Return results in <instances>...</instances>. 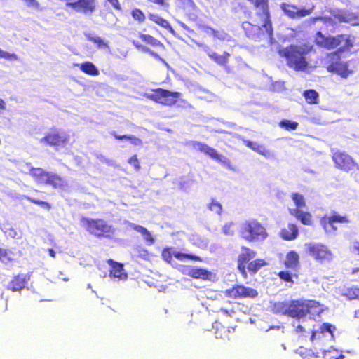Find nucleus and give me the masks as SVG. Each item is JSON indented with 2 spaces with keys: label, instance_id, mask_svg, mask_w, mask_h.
<instances>
[{
  "label": "nucleus",
  "instance_id": "f257e3e1",
  "mask_svg": "<svg viewBox=\"0 0 359 359\" xmlns=\"http://www.w3.org/2000/svg\"><path fill=\"white\" fill-rule=\"evenodd\" d=\"M272 311L276 314H282L300 320L308 313L313 316L319 315L323 311V309L316 301L299 299L274 302Z\"/></svg>",
  "mask_w": 359,
  "mask_h": 359
},
{
  "label": "nucleus",
  "instance_id": "f03ea898",
  "mask_svg": "<svg viewBox=\"0 0 359 359\" xmlns=\"http://www.w3.org/2000/svg\"><path fill=\"white\" fill-rule=\"evenodd\" d=\"M312 49V46L302 45H290L280 49L279 54L285 57L289 67L297 72H304L309 67L307 55Z\"/></svg>",
  "mask_w": 359,
  "mask_h": 359
},
{
  "label": "nucleus",
  "instance_id": "7ed1b4c3",
  "mask_svg": "<svg viewBox=\"0 0 359 359\" xmlns=\"http://www.w3.org/2000/svg\"><path fill=\"white\" fill-rule=\"evenodd\" d=\"M241 238L250 242H260L268 237V233L264 226L255 219L243 222L239 228Z\"/></svg>",
  "mask_w": 359,
  "mask_h": 359
},
{
  "label": "nucleus",
  "instance_id": "20e7f679",
  "mask_svg": "<svg viewBox=\"0 0 359 359\" xmlns=\"http://www.w3.org/2000/svg\"><path fill=\"white\" fill-rule=\"evenodd\" d=\"M315 41L318 46L328 50L339 47V52L349 50L353 46V42L350 36L346 34L337 35L336 36H325L321 32H318Z\"/></svg>",
  "mask_w": 359,
  "mask_h": 359
},
{
  "label": "nucleus",
  "instance_id": "39448f33",
  "mask_svg": "<svg viewBox=\"0 0 359 359\" xmlns=\"http://www.w3.org/2000/svg\"><path fill=\"white\" fill-rule=\"evenodd\" d=\"M25 165L29 170V174L38 183L49 184L54 188H60L64 186L65 181L58 175L46 172L41 168H33L30 163H26Z\"/></svg>",
  "mask_w": 359,
  "mask_h": 359
},
{
  "label": "nucleus",
  "instance_id": "423d86ee",
  "mask_svg": "<svg viewBox=\"0 0 359 359\" xmlns=\"http://www.w3.org/2000/svg\"><path fill=\"white\" fill-rule=\"evenodd\" d=\"M81 222L90 233L97 237L110 238L115 233V229L103 219L83 217Z\"/></svg>",
  "mask_w": 359,
  "mask_h": 359
},
{
  "label": "nucleus",
  "instance_id": "0eeeda50",
  "mask_svg": "<svg viewBox=\"0 0 359 359\" xmlns=\"http://www.w3.org/2000/svg\"><path fill=\"white\" fill-rule=\"evenodd\" d=\"M291 198L295 205V208H289L290 214L295 217L303 224L309 225L311 222V215L304 210L306 208L304 196L299 193L294 192L291 194Z\"/></svg>",
  "mask_w": 359,
  "mask_h": 359
},
{
  "label": "nucleus",
  "instance_id": "6e6552de",
  "mask_svg": "<svg viewBox=\"0 0 359 359\" xmlns=\"http://www.w3.org/2000/svg\"><path fill=\"white\" fill-rule=\"evenodd\" d=\"M308 254L316 261L320 263L330 262L333 259V254L327 246L321 243L311 242L305 244Z\"/></svg>",
  "mask_w": 359,
  "mask_h": 359
},
{
  "label": "nucleus",
  "instance_id": "1a4fd4ad",
  "mask_svg": "<svg viewBox=\"0 0 359 359\" xmlns=\"http://www.w3.org/2000/svg\"><path fill=\"white\" fill-rule=\"evenodd\" d=\"M256 9V15L262 22V26L266 30V33L269 39L273 37V27L271 21V16L269 10L268 0H259L255 5Z\"/></svg>",
  "mask_w": 359,
  "mask_h": 359
},
{
  "label": "nucleus",
  "instance_id": "9d476101",
  "mask_svg": "<svg viewBox=\"0 0 359 359\" xmlns=\"http://www.w3.org/2000/svg\"><path fill=\"white\" fill-rule=\"evenodd\" d=\"M180 95L181 93L179 92H172L163 88H157L153 93L149 94L148 97L158 103L172 106L177 102Z\"/></svg>",
  "mask_w": 359,
  "mask_h": 359
},
{
  "label": "nucleus",
  "instance_id": "9b49d317",
  "mask_svg": "<svg viewBox=\"0 0 359 359\" xmlns=\"http://www.w3.org/2000/svg\"><path fill=\"white\" fill-rule=\"evenodd\" d=\"M68 141V135L65 132L59 130H51L44 137L40 140V142H46L50 146H64Z\"/></svg>",
  "mask_w": 359,
  "mask_h": 359
},
{
  "label": "nucleus",
  "instance_id": "f8f14e48",
  "mask_svg": "<svg viewBox=\"0 0 359 359\" xmlns=\"http://www.w3.org/2000/svg\"><path fill=\"white\" fill-rule=\"evenodd\" d=\"M332 16L338 22L349 23L351 25H359V15L348 10L332 9Z\"/></svg>",
  "mask_w": 359,
  "mask_h": 359
},
{
  "label": "nucleus",
  "instance_id": "ddd939ff",
  "mask_svg": "<svg viewBox=\"0 0 359 359\" xmlns=\"http://www.w3.org/2000/svg\"><path fill=\"white\" fill-rule=\"evenodd\" d=\"M192 146L195 149L200 151L201 152L205 154L211 158L216 160L220 163L224 165H227L229 163V161L226 157L219 154L216 149L210 147L205 143L194 142Z\"/></svg>",
  "mask_w": 359,
  "mask_h": 359
},
{
  "label": "nucleus",
  "instance_id": "4468645a",
  "mask_svg": "<svg viewBox=\"0 0 359 359\" xmlns=\"http://www.w3.org/2000/svg\"><path fill=\"white\" fill-rule=\"evenodd\" d=\"M242 27L247 37L255 41H259L265 37H269L262 25H255L249 22H244L242 24Z\"/></svg>",
  "mask_w": 359,
  "mask_h": 359
},
{
  "label": "nucleus",
  "instance_id": "2eb2a0df",
  "mask_svg": "<svg viewBox=\"0 0 359 359\" xmlns=\"http://www.w3.org/2000/svg\"><path fill=\"white\" fill-rule=\"evenodd\" d=\"M334 330H335V327L330 323H323L321 325L319 330H309V332L311 331L312 332L311 341L312 342L320 341L323 338H325L327 340H332L334 337Z\"/></svg>",
  "mask_w": 359,
  "mask_h": 359
},
{
  "label": "nucleus",
  "instance_id": "dca6fc26",
  "mask_svg": "<svg viewBox=\"0 0 359 359\" xmlns=\"http://www.w3.org/2000/svg\"><path fill=\"white\" fill-rule=\"evenodd\" d=\"M280 7L286 15H287L290 18L294 19L303 18L304 16L310 15L314 10L315 6L313 5L309 9H298L297 7L295 6L289 5L283 3L281 4Z\"/></svg>",
  "mask_w": 359,
  "mask_h": 359
},
{
  "label": "nucleus",
  "instance_id": "f3484780",
  "mask_svg": "<svg viewBox=\"0 0 359 359\" xmlns=\"http://www.w3.org/2000/svg\"><path fill=\"white\" fill-rule=\"evenodd\" d=\"M332 158L336 165L344 170H351L354 165L352 158L346 153L335 152Z\"/></svg>",
  "mask_w": 359,
  "mask_h": 359
},
{
  "label": "nucleus",
  "instance_id": "a211bd4d",
  "mask_svg": "<svg viewBox=\"0 0 359 359\" xmlns=\"http://www.w3.org/2000/svg\"><path fill=\"white\" fill-rule=\"evenodd\" d=\"M255 256L256 252L254 250H250L246 247L242 248L241 253L239 255L238 259V269L243 275H246L245 264L252 259L255 258Z\"/></svg>",
  "mask_w": 359,
  "mask_h": 359
},
{
  "label": "nucleus",
  "instance_id": "6ab92c4d",
  "mask_svg": "<svg viewBox=\"0 0 359 359\" xmlns=\"http://www.w3.org/2000/svg\"><path fill=\"white\" fill-rule=\"evenodd\" d=\"M327 69L329 72L336 73L342 78H347L353 72L348 69V63L342 61L330 64L327 66Z\"/></svg>",
  "mask_w": 359,
  "mask_h": 359
},
{
  "label": "nucleus",
  "instance_id": "aec40b11",
  "mask_svg": "<svg viewBox=\"0 0 359 359\" xmlns=\"http://www.w3.org/2000/svg\"><path fill=\"white\" fill-rule=\"evenodd\" d=\"M29 279V277L26 275H18L8 283L7 289L13 292L20 291L27 284Z\"/></svg>",
  "mask_w": 359,
  "mask_h": 359
},
{
  "label": "nucleus",
  "instance_id": "412c9836",
  "mask_svg": "<svg viewBox=\"0 0 359 359\" xmlns=\"http://www.w3.org/2000/svg\"><path fill=\"white\" fill-rule=\"evenodd\" d=\"M109 263L111 266L110 276L118 280H126L128 277L127 273L124 272L123 266L121 264L115 262L112 259L109 260Z\"/></svg>",
  "mask_w": 359,
  "mask_h": 359
},
{
  "label": "nucleus",
  "instance_id": "4be33fe9",
  "mask_svg": "<svg viewBox=\"0 0 359 359\" xmlns=\"http://www.w3.org/2000/svg\"><path fill=\"white\" fill-rule=\"evenodd\" d=\"M299 234V229L295 224H289L286 227L281 229L280 237L285 241L294 240Z\"/></svg>",
  "mask_w": 359,
  "mask_h": 359
},
{
  "label": "nucleus",
  "instance_id": "5701e85b",
  "mask_svg": "<svg viewBox=\"0 0 359 359\" xmlns=\"http://www.w3.org/2000/svg\"><path fill=\"white\" fill-rule=\"evenodd\" d=\"M128 224L130 227L133 228L134 230L141 233L147 245H151L154 243L155 239L152 236L151 232L147 229L142 226L132 223L130 222H128Z\"/></svg>",
  "mask_w": 359,
  "mask_h": 359
},
{
  "label": "nucleus",
  "instance_id": "b1692460",
  "mask_svg": "<svg viewBox=\"0 0 359 359\" xmlns=\"http://www.w3.org/2000/svg\"><path fill=\"white\" fill-rule=\"evenodd\" d=\"M185 273L194 278H201L203 280H209L211 273L205 269L188 267L185 269Z\"/></svg>",
  "mask_w": 359,
  "mask_h": 359
},
{
  "label": "nucleus",
  "instance_id": "393cba45",
  "mask_svg": "<svg viewBox=\"0 0 359 359\" xmlns=\"http://www.w3.org/2000/svg\"><path fill=\"white\" fill-rule=\"evenodd\" d=\"M299 257L295 251H290L286 255L285 264L287 268L295 269L299 265Z\"/></svg>",
  "mask_w": 359,
  "mask_h": 359
},
{
  "label": "nucleus",
  "instance_id": "a878e982",
  "mask_svg": "<svg viewBox=\"0 0 359 359\" xmlns=\"http://www.w3.org/2000/svg\"><path fill=\"white\" fill-rule=\"evenodd\" d=\"M76 66H79L80 69L90 76H97L100 74L98 69L96 66L90 62H85L81 64H76Z\"/></svg>",
  "mask_w": 359,
  "mask_h": 359
},
{
  "label": "nucleus",
  "instance_id": "bb28decb",
  "mask_svg": "<svg viewBox=\"0 0 359 359\" xmlns=\"http://www.w3.org/2000/svg\"><path fill=\"white\" fill-rule=\"evenodd\" d=\"M240 298H255L258 295L256 290L238 285Z\"/></svg>",
  "mask_w": 359,
  "mask_h": 359
},
{
  "label": "nucleus",
  "instance_id": "cd10ccee",
  "mask_svg": "<svg viewBox=\"0 0 359 359\" xmlns=\"http://www.w3.org/2000/svg\"><path fill=\"white\" fill-rule=\"evenodd\" d=\"M85 36L88 40L93 42L97 46V48L100 49H109V46L108 43L104 41L100 36H95L90 33H85Z\"/></svg>",
  "mask_w": 359,
  "mask_h": 359
},
{
  "label": "nucleus",
  "instance_id": "c85d7f7f",
  "mask_svg": "<svg viewBox=\"0 0 359 359\" xmlns=\"http://www.w3.org/2000/svg\"><path fill=\"white\" fill-rule=\"evenodd\" d=\"M208 56L217 64L220 65H225L228 62V58L230 56V54L227 52H224L222 55H218L215 52H210L208 53Z\"/></svg>",
  "mask_w": 359,
  "mask_h": 359
},
{
  "label": "nucleus",
  "instance_id": "c756f323",
  "mask_svg": "<svg viewBox=\"0 0 359 359\" xmlns=\"http://www.w3.org/2000/svg\"><path fill=\"white\" fill-rule=\"evenodd\" d=\"M245 145L248 147L252 149V150L257 151V153H259V154H261L265 157H269L270 155L269 151L266 149L263 146L257 144L255 142H252V141H249V140L245 141Z\"/></svg>",
  "mask_w": 359,
  "mask_h": 359
},
{
  "label": "nucleus",
  "instance_id": "7c9ffc66",
  "mask_svg": "<svg viewBox=\"0 0 359 359\" xmlns=\"http://www.w3.org/2000/svg\"><path fill=\"white\" fill-rule=\"evenodd\" d=\"M133 43L135 46V48H137L138 50H140L142 52H144V53H148L149 54H150L151 56H153L156 59L161 61L165 65H167V66L168 65V63L163 58H161L157 53H156L155 52L151 50L148 47L140 44L138 41H133Z\"/></svg>",
  "mask_w": 359,
  "mask_h": 359
},
{
  "label": "nucleus",
  "instance_id": "2f4dec72",
  "mask_svg": "<svg viewBox=\"0 0 359 359\" xmlns=\"http://www.w3.org/2000/svg\"><path fill=\"white\" fill-rule=\"evenodd\" d=\"M266 264V262L262 259H257L248 264V269L252 273H257L262 266Z\"/></svg>",
  "mask_w": 359,
  "mask_h": 359
},
{
  "label": "nucleus",
  "instance_id": "473e14b6",
  "mask_svg": "<svg viewBox=\"0 0 359 359\" xmlns=\"http://www.w3.org/2000/svg\"><path fill=\"white\" fill-rule=\"evenodd\" d=\"M325 232L327 233H334L337 228L334 226V222L330 221V217L323 218L320 221Z\"/></svg>",
  "mask_w": 359,
  "mask_h": 359
},
{
  "label": "nucleus",
  "instance_id": "72a5a7b5",
  "mask_svg": "<svg viewBox=\"0 0 359 359\" xmlns=\"http://www.w3.org/2000/svg\"><path fill=\"white\" fill-rule=\"evenodd\" d=\"M304 96L309 104H315L318 98V93L314 90H307L304 92Z\"/></svg>",
  "mask_w": 359,
  "mask_h": 359
},
{
  "label": "nucleus",
  "instance_id": "f704fd0d",
  "mask_svg": "<svg viewBox=\"0 0 359 359\" xmlns=\"http://www.w3.org/2000/svg\"><path fill=\"white\" fill-rule=\"evenodd\" d=\"M114 137L119 140H128L130 141V143L133 145H140L142 144V140L137 137H135L133 135H118L116 134L115 132L112 133Z\"/></svg>",
  "mask_w": 359,
  "mask_h": 359
},
{
  "label": "nucleus",
  "instance_id": "c9c22d12",
  "mask_svg": "<svg viewBox=\"0 0 359 359\" xmlns=\"http://www.w3.org/2000/svg\"><path fill=\"white\" fill-rule=\"evenodd\" d=\"M151 20L155 22L156 24L161 25V27L170 29L171 32H173L172 27L170 26L168 21L162 18L161 17L156 15H151L150 17Z\"/></svg>",
  "mask_w": 359,
  "mask_h": 359
},
{
  "label": "nucleus",
  "instance_id": "e433bc0d",
  "mask_svg": "<svg viewBox=\"0 0 359 359\" xmlns=\"http://www.w3.org/2000/svg\"><path fill=\"white\" fill-rule=\"evenodd\" d=\"M140 37L143 41L153 46H163L161 42H160L158 40L154 38L151 35L141 34Z\"/></svg>",
  "mask_w": 359,
  "mask_h": 359
},
{
  "label": "nucleus",
  "instance_id": "4c0bfd02",
  "mask_svg": "<svg viewBox=\"0 0 359 359\" xmlns=\"http://www.w3.org/2000/svg\"><path fill=\"white\" fill-rule=\"evenodd\" d=\"M208 208L216 214L221 215L222 205L216 200L212 199V201L208 205Z\"/></svg>",
  "mask_w": 359,
  "mask_h": 359
},
{
  "label": "nucleus",
  "instance_id": "58836bf2",
  "mask_svg": "<svg viewBox=\"0 0 359 359\" xmlns=\"http://www.w3.org/2000/svg\"><path fill=\"white\" fill-rule=\"evenodd\" d=\"M280 126L287 130H294L297 129L298 123L295 121L285 119L280 122Z\"/></svg>",
  "mask_w": 359,
  "mask_h": 359
},
{
  "label": "nucleus",
  "instance_id": "ea45409f",
  "mask_svg": "<svg viewBox=\"0 0 359 359\" xmlns=\"http://www.w3.org/2000/svg\"><path fill=\"white\" fill-rule=\"evenodd\" d=\"M296 353L299 354L300 356H302L304 358L314 356V357H319L318 353L316 354L311 350H307L303 347H299L298 349L296 350Z\"/></svg>",
  "mask_w": 359,
  "mask_h": 359
},
{
  "label": "nucleus",
  "instance_id": "a19ab883",
  "mask_svg": "<svg viewBox=\"0 0 359 359\" xmlns=\"http://www.w3.org/2000/svg\"><path fill=\"white\" fill-rule=\"evenodd\" d=\"M224 294L226 297H229V298H233V299L240 298L238 285H236L233 286V287L224 291Z\"/></svg>",
  "mask_w": 359,
  "mask_h": 359
},
{
  "label": "nucleus",
  "instance_id": "79ce46f5",
  "mask_svg": "<svg viewBox=\"0 0 359 359\" xmlns=\"http://www.w3.org/2000/svg\"><path fill=\"white\" fill-rule=\"evenodd\" d=\"M234 223L231 222L226 223L223 228H222V232L228 236H232L234 235L235 230L233 229Z\"/></svg>",
  "mask_w": 359,
  "mask_h": 359
},
{
  "label": "nucleus",
  "instance_id": "37998d69",
  "mask_svg": "<svg viewBox=\"0 0 359 359\" xmlns=\"http://www.w3.org/2000/svg\"><path fill=\"white\" fill-rule=\"evenodd\" d=\"M330 217V221L334 223H349L350 220L346 216H341L334 212Z\"/></svg>",
  "mask_w": 359,
  "mask_h": 359
},
{
  "label": "nucleus",
  "instance_id": "c03bdc74",
  "mask_svg": "<svg viewBox=\"0 0 359 359\" xmlns=\"http://www.w3.org/2000/svg\"><path fill=\"white\" fill-rule=\"evenodd\" d=\"M0 57L7 60L8 61H16L18 60V57L14 53H10L8 52L4 51L0 48Z\"/></svg>",
  "mask_w": 359,
  "mask_h": 359
},
{
  "label": "nucleus",
  "instance_id": "a18cd8bd",
  "mask_svg": "<svg viewBox=\"0 0 359 359\" xmlns=\"http://www.w3.org/2000/svg\"><path fill=\"white\" fill-rule=\"evenodd\" d=\"M213 36L222 41H229L231 39V37L223 31L213 29Z\"/></svg>",
  "mask_w": 359,
  "mask_h": 359
},
{
  "label": "nucleus",
  "instance_id": "49530a36",
  "mask_svg": "<svg viewBox=\"0 0 359 359\" xmlns=\"http://www.w3.org/2000/svg\"><path fill=\"white\" fill-rule=\"evenodd\" d=\"M24 197L28 200L29 201L36 204V205H40L44 208H46L48 210H50V205L48 203V202H46V201H40V200H36L34 198H32L31 197H29V196H24Z\"/></svg>",
  "mask_w": 359,
  "mask_h": 359
},
{
  "label": "nucleus",
  "instance_id": "de8ad7c7",
  "mask_svg": "<svg viewBox=\"0 0 359 359\" xmlns=\"http://www.w3.org/2000/svg\"><path fill=\"white\" fill-rule=\"evenodd\" d=\"M175 257H176L179 260H184V259H198L199 258L196 256H192L188 254H184L180 252H177L174 253Z\"/></svg>",
  "mask_w": 359,
  "mask_h": 359
},
{
  "label": "nucleus",
  "instance_id": "09e8293b",
  "mask_svg": "<svg viewBox=\"0 0 359 359\" xmlns=\"http://www.w3.org/2000/svg\"><path fill=\"white\" fill-rule=\"evenodd\" d=\"M132 16L135 20H138L139 22H142L144 19V13L137 8H135L132 11Z\"/></svg>",
  "mask_w": 359,
  "mask_h": 359
},
{
  "label": "nucleus",
  "instance_id": "8fccbe9b",
  "mask_svg": "<svg viewBox=\"0 0 359 359\" xmlns=\"http://www.w3.org/2000/svg\"><path fill=\"white\" fill-rule=\"evenodd\" d=\"M279 277L285 282H292V276L288 271H280L279 273Z\"/></svg>",
  "mask_w": 359,
  "mask_h": 359
},
{
  "label": "nucleus",
  "instance_id": "3c124183",
  "mask_svg": "<svg viewBox=\"0 0 359 359\" xmlns=\"http://www.w3.org/2000/svg\"><path fill=\"white\" fill-rule=\"evenodd\" d=\"M0 260L4 263L10 260L8 251L5 249L0 248Z\"/></svg>",
  "mask_w": 359,
  "mask_h": 359
},
{
  "label": "nucleus",
  "instance_id": "603ef678",
  "mask_svg": "<svg viewBox=\"0 0 359 359\" xmlns=\"http://www.w3.org/2000/svg\"><path fill=\"white\" fill-rule=\"evenodd\" d=\"M311 20L313 23L316 22L317 21H323L325 23H330L332 20L330 17H314L311 18Z\"/></svg>",
  "mask_w": 359,
  "mask_h": 359
},
{
  "label": "nucleus",
  "instance_id": "864d4df0",
  "mask_svg": "<svg viewBox=\"0 0 359 359\" xmlns=\"http://www.w3.org/2000/svg\"><path fill=\"white\" fill-rule=\"evenodd\" d=\"M347 297L349 299H359V288H354L349 290Z\"/></svg>",
  "mask_w": 359,
  "mask_h": 359
},
{
  "label": "nucleus",
  "instance_id": "5fc2aeb1",
  "mask_svg": "<svg viewBox=\"0 0 359 359\" xmlns=\"http://www.w3.org/2000/svg\"><path fill=\"white\" fill-rule=\"evenodd\" d=\"M162 257L167 262H170L172 260V254L169 249H164L162 252Z\"/></svg>",
  "mask_w": 359,
  "mask_h": 359
},
{
  "label": "nucleus",
  "instance_id": "6e6d98bb",
  "mask_svg": "<svg viewBox=\"0 0 359 359\" xmlns=\"http://www.w3.org/2000/svg\"><path fill=\"white\" fill-rule=\"evenodd\" d=\"M128 163L132 165L136 170L140 169V166L138 162V160L137 158V156L135 155L132 156L129 161Z\"/></svg>",
  "mask_w": 359,
  "mask_h": 359
},
{
  "label": "nucleus",
  "instance_id": "4d7b16f0",
  "mask_svg": "<svg viewBox=\"0 0 359 359\" xmlns=\"http://www.w3.org/2000/svg\"><path fill=\"white\" fill-rule=\"evenodd\" d=\"M27 6L32 7V8H38L39 3L36 0H24Z\"/></svg>",
  "mask_w": 359,
  "mask_h": 359
},
{
  "label": "nucleus",
  "instance_id": "13d9d810",
  "mask_svg": "<svg viewBox=\"0 0 359 359\" xmlns=\"http://www.w3.org/2000/svg\"><path fill=\"white\" fill-rule=\"evenodd\" d=\"M116 9L120 10V4L118 0H107Z\"/></svg>",
  "mask_w": 359,
  "mask_h": 359
},
{
  "label": "nucleus",
  "instance_id": "bf43d9fd",
  "mask_svg": "<svg viewBox=\"0 0 359 359\" xmlns=\"http://www.w3.org/2000/svg\"><path fill=\"white\" fill-rule=\"evenodd\" d=\"M295 331H296L297 333H299V332L304 333V332H306L305 327L303 326L302 325H299V324L296 326Z\"/></svg>",
  "mask_w": 359,
  "mask_h": 359
},
{
  "label": "nucleus",
  "instance_id": "052dcab7",
  "mask_svg": "<svg viewBox=\"0 0 359 359\" xmlns=\"http://www.w3.org/2000/svg\"><path fill=\"white\" fill-rule=\"evenodd\" d=\"M353 248L359 255V241H354L353 243Z\"/></svg>",
  "mask_w": 359,
  "mask_h": 359
},
{
  "label": "nucleus",
  "instance_id": "680f3d73",
  "mask_svg": "<svg viewBox=\"0 0 359 359\" xmlns=\"http://www.w3.org/2000/svg\"><path fill=\"white\" fill-rule=\"evenodd\" d=\"M6 109V102L4 100L0 99V114Z\"/></svg>",
  "mask_w": 359,
  "mask_h": 359
},
{
  "label": "nucleus",
  "instance_id": "e2e57ef3",
  "mask_svg": "<svg viewBox=\"0 0 359 359\" xmlns=\"http://www.w3.org/2000/svg\"><path fill=\"white\" fill-rule=\"evenodd\" d=\"M8 235L12 238H15L17 236V232L13 229H9Z\"/></svg>",
  "mask_w": 359,
  "mask_h": 359
},
{
  "label": "nucleus",
  "instance_id": "0e129e2a",
  "mask_svg": "<svg viewBox=\"0 0 359 359\" xmlns=\"http://www.w3.org/2000/svg\"><path fill=\"white\" fill-rule=\"evenodd\" d=\"M283 87V83L282 82H276L274 84V88H278V89H281Z\"/></svg>",
  "mask_w": 359,
  "mask_h": 359
},
{
  "label": "nucleus",
  "instance_id": "69168bd1",
  "mask_svg": "<svg viewBox=\"0 0 359 359\" xmlns=\"http://www.w3.org/2000/svg\"><path fill=\"white\" fill-rule=\"evenodd\" d=\"M149 1H152L154 3H156V4H161V5H163L164 3L163 0H149Z\"/></svg>",
  "mask_w": 359,
  "mask_h": 359
},
{
  "label": "nucleus",
  "instance_id": "338daca9",
  "mask_svg": "<svg viewBox=\"0 0 359 359\" xmlns=\"http://www.w3.org/2000/svg\"><path fill=\"white\" fill-rule=\"evenodd\" d=\"M49 255L52 257H55V252L53 249H48Z\"/></svg>",
  "mask_w": 359,
  "mask_h": 359
},
{
  "label": "nucleus",
  "instance_id": "774afa93",
  "mask_svg": "<svg viewBox=\"0 0 359 359\" xmlns=\"http://www.w3.org/2000/svg\"><path fill=\"white\" fill-rule=\"evenodd\" d=\"M355 318H359V309L355 311Z\"/></svg>",
  "mask_w": 359,
  "mask_h": 359
}]
</instances>
